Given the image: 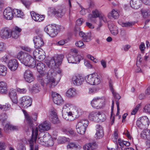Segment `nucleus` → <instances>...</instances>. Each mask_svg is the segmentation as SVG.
<instances>
[{"mask_svg":"<svg viewBox=\"0 0 150 150\" xmlns=\"http://www.w3.org/2000/svg\"><path fill=\"white\" fill-rule=\"evenodd\" d=\"M91 116L97 118V121L98 122H103L106 120L105 114L100 112H93L91 113Z\"/></svg>","mask_w":150,"mask_h":150,"instance_id":"12","label":"nucleus"},{"mask_svg":"<svg viewBox=\"0 0 150 150\" xmlns=\"http://www.w3.org/2000/svg\"><path fill=\"white\" fill-rule=\"evenodd\" d=\"M143 111L150 114V104L146 105L143 108Z\"/></svg>","mask_w":150,"mask_h":150,"instance_id":"48","label":"nucleus"},{"mask_svg":"<svg viewBox=\"0 0 150 150\" xmlns=\"http://www.w3.org/2000/svg\"><path fill=\"white\" fill-rule=\"evenodd\" d=\"M119 14L118 11L115 9H113L108 15V16L109 18H112L115 19H117L119 17Z\"/></svg>","mask_w":150,"mask_h":150,"instance_id":"30","label":"nucleus"},{"mask_svg":"<svg viewBox=\"0 0 150 150\" xmlns=\"http://www.w3.org/2000/svg\"><path fill=\"white\" fill-rule=\"evenodd\" d=\"M7 83L4 81L0 82V93L2 94H6L8 91Z\"/></svg>","mask_w":150,"mask_h":150,"instance_id":"27","label":"nucleus"},{"mask_svg":"<svg viewBox=\"0 0 150 150\" xmlns=\"http://www.w3.org/2000/svg\"><path fill=\"white\" fill-rule=\"evenodd\" d=\"M10 105L9 103H6L5 105H0V109L3 111H7L10 108Z\"/></svg>","mask_w":150,"mask_h":150,"instance_id":"41","label":"nucleus"},{"mask_svg":"<svg viewBox=\"0 0 150 150\" xmlns=\"http://www.w3.org/2000/svg\"><path fill=\"white\" fill-rule=\"evenodd\" d=\"M134 24V23L132 22H128L125 23H123L122 25L123 27H128Z\"/></svg>","mask_w":150,"mask_h":150,"instance_id":"57","label":"nucleus"},{"mask_svg":"<svg viewBox=\"0 0 150 150\" xmlns=\"http://www.w3.org/2000/svg\"><path fill=\"white\" fill-rule=\"evenodd\" d=\"M51 127L50 124L46 121H44L38 126L39 130L40 132H41L42 130L48 131L50 129Z\"/></svg>","mask_w":150,"mask_h":150,"instance_id":"23","label":"nucleus"},{"mask_svg":"<svg viewBox=\"0 0 150 150\" xmlns=\"http://www.w3.org/2000/svg\"><path fill=\"white\" fill-rule=\"evenodd\" d=\"M62 113L63 117L67 120L71 121L74 119V118H72L73 117V116L69 117L66 112H62Z\"/></svg>","mask_w":150,"mask_h":150,"instance_id":"44","label":"nucleus"},{"mask_svg":"<svg viewBox=\"0 0 150 150\" xmlns=\"http://www.w3.org/2000/svg\"><path fill=\"white\" fill-rule=\"evenodd\" d=\"M97 147V144L93 142L86 144L83 146V148L84 150H94Z\"/></svg>","mask_w":150,"mask_h":150,"instance_id":"25","label":"nucleus"},{"mask_svg":"<svg viewBox=\"0 0 150 150\" xmlns=\"http://www.w3.org/2000/svg\"><path fill=\"white\" fill-rule=\"evenodd\" d=\"M21 105L25 108H27L32 105V98L28 96H24L21 97L20 100Z\"/></svg>","mask_w":150,"mask_h":150,"instance_id":"8","label":"nucleus"},{"mask_svg":"<svg viewBox=\"0 0 150 150\" xmlns=\"http://www.w3.org/2000/svg\"><path fill=\"white\" fill-rule=\"evenodd\" d=\"M52 96L54 102L58 105H60L64 103V101L60 95L58 93L52 92Z\"/></svg>","mask_w":150,"mask_h":150,"instance_id":"13","label":"nucleus"},{"mask_svg":"<svg viewBox=\"0 0 150 150\" xmlns=\"http://www.w3.org/2000/svg\"><path fill=\"white\" fill-rule=\"evenodd\" d=\"M8 65L9 68L11 71H14L17 69L18 63L16 59H13L9 61Z\"/></svg>","mask_w":150,"mask_h":150,"instance_id":"17","label":"nucleus"},{"mask_svg":"<svg viewBox=\"0 0 150 150\" xmlns=\"http://www.w3.org/2000/svg\"><path fill=\"white\" fill-rule=\"evenodd\" d=\"M64 58L62 55H58L53 57L54 61L55 62L57 66H59L61 64Z\"/></svg>","mask_w":150,"mask_h":150,"instance_id":"32","label":"nucleus"},{"mask_svg":"<svg viewBox=\"0 0 150 150\" xmlns=\"http://www.w3.org/2000/svg\"><path fill=\"white\" fill-rule=\"evenodd\" d=\"M63 131L66 133L67 134L69 133L71 135L74 134V131L72 129L67 130L66 129H63Z\"/></svg>","mask_w":150,"mask_h":150,"instance_id":"54","label":"nucleus"},{"mask_svg":"<svg viewBox=\"0 0 150 150\" xmlns=\"http://www.w3.org/2000/svg\"><path fill=\"white\" fill-rule=\"evenodd\" d=\"M21 62L25 66L34 67L35 66V61L28 54L25 53Z\"/></svg>","mask_w":150,"mask_h":150,"instance_id":"6","label":"nucleus"},{"mask_svg":"<svg viewBox=\"0 0 150 150\" xmlns=\"http://www.w3.org/2000/svg\"><path fill=\"white\" fill-rule=\"evenodd\" d=\"M47 65L49 67H52L57 66L55 62L54 61L53 57L51 59L50 62L47 64Z\"/></svg>","mask_w":150,"mask_h":150,"instance_id":"43","label":"nucleus"},{"mask_svg":"<svg viewBox=\"0 0 150 150\" xmlns=\"http://www.w3.org/2000/svg\"><path fill=\"white\" fill-rule=\"evenodd\" d=\"M49 11L52 14L59 17L64 16L66 12V9L62 7H60L58 9L54 8H51L49 9Z\"/></svg>","mask_w":150,"mask_h":150,"instance_id":"9","label":"nucleus"},{"mask_svg":"<svg viewBox=\"0 0 150 150\" xmlns=\"http://www.w3.org/2000/svg\"><path fill=\"white\" fill-rule=\"evenodd\" d=\"M21 2L22 4L24 5L26 8H29V2L23 0H21Z\"/></svg>","mask_w":150,"mask_h":150,"instance_id":"64","label":"nucleus"},{"mask_svg":"<svg viewBox=\"0 0 150 150\" xmlns=\"http://www.w3.org/2000/svg\"><path fill=\"white\" fill-rule=\"evenodd\" d=\"M109 86L110 89L114 98L116 99H119L120 98V96L118 93H117L116 92L114 91L113 88L112 81H111V79H109Z\"/></svg>","mask_w":150,"mask_h":150,"instance_id":"28","label":"nucleus"},{"mask_svg":"<svg viewBox=\"0 0 150 150\" xmlns=\"http://www.w3.org/2000/svg\"><path fill=\"white\" fill-rule=\"evenodd\" d=\"M140 106L141 105L140 104H138L136 106L135 108L132 110V112H131V114L132 115H135L138 110L139 108L140 107Z\"/></svg>","mask_w":150,"mask_h":150,"instance_id":"55","label":"nucleus"},{"mask_svg":"<svg viewBox=\"0 0 150 150\" xmlns=\"http://www.w3.org/2000/svg\"><path fill=\"white\" fill-rule=\"evenodd\" d=\"M33 54L35 59L38 58L39 55V50L38 49L35 50L33 52Z\"/></svg>","mask_w":150,"mask_h":150,"instance_id":"56","label":"nucleus"},{"mask_svg":"<svg viewBox=\"0 0 150 150\" xmlns=\"http://www.w3.org/2000/svg\"><path fill=\"white\" fill-rule=\"evenodd\" d=\"M46 143L48 146H52L54 145V142L53 139L51 137L48 141H47Z\"/></svg>","mask_w":150,"mask_h":150,"instance_id":"51","label":"nucleus"},{"mask_svg":"<svg viewBox=\"0 0 150 150\" xmlns=\"http://www.w3.org/2000/svg\"><path fill=\"white\" fill-rule=\"evenodd\" d=\"M49 118L50 121L54 124H58L60 122V121L57 116L52 117L51 116Z\"/></svg>","mask_w":150,"mask_h":150,"instance_id":"40","label":"nucleus"},{"mask_svg":"<svg viewBox=\"0 0 150 150\" xmlns=\"http://www.w3.org/2000/svg\"><path fill=\"white\" fill-rule=\"evenodd\" d=\"M130 4L131 7L135 9H137L140 6L141 4L139 0H132Z\"/></svg>","mask_w":150,"mask_h":150,"instance_id":"31","label":"nucleus"},{"mask_svg":"<svg viewBox=\"0 0 150 150\" xmlns=\"http://www.w3.org/2000/svg\"><path fill=\"white\" fill-rule=\"evenodd\" d=\"M84 22L83 19L82 18H79L76 21V24L78 25H80Z\"/></svg>","mask_w":150,"mask_h":150,"instance_id":"60","label":"nucleus"},{"mask_svg":"<svg viewBox=\"0 0 150 150\" xmlns=\"http://www.w3.org/2000/svg\"><path fill=\"white\" fill-rule=\"evenodd\" d=\"M26 53L22 51H20L18 53V54L17 55V58L21 62V60L23 58V56H24V54L25 53Z\"/></svg>","mask_w":150,"mask_h":150,"instance_id":"49","label":"nucleus"},{"mask_svg":"<svg viewBox=\"0 0 150 150\" xmlns=\"http://www.w3.org/2000/svg\"><path fill=\"white\" fill-rule=\"evenodd\" d=\"M142 138L148 140L150 137V130L148 129L144 130L142 131L140 134Z\"/></svg>","mask_w":150,"mask_h":150,"instance_id":"29","label":"nucleus"},{"mask_svg":"<svg viewBox=\"0 0 150 150\" xmlns=\"http://www.w3.org/2000/svg\"><path fill=\"white\" fill-rule=\"evenodd\" d=\"M11 125L9 124H6L4 127V130L6 132H7L8 130H10Z\"/></svg>","mask_w":150,"mask_h":150,"instance_id":"63","label":"nucleus"},{"mask_svg":"<svg viewBox=\"0 0 150 150\" xmlns=\"http://www.w3.org/2000/svg\"><path fill=\"white\" fill-rule=\"evenodd\" d=\"M9 95L12 102L15 104H17L18 98L16 90L13 89H11L9 91Z\"/></svg>","mask_w":150,"mask_h":150,"instance_id":"24","label":"nucleus"},{"mask_svg":"<svg viewBox=\"0 0 150 150\" xmlns=\"http://www.w3.org/2000/svg\"><path fill=\"white\" fill-rule=\"evenodd\" d=\"M55 117L54 116H57V110L54 108H52L51 109L50 112V115L49 117L50 118L51 116Z\"/></svg>","mask_w":150,"mask_h":150,"instance_id":"47","label":"nucleus"},{"mask_svg":"<svg viewBox=\"0 0 150 150\" xmlns=\"http://www.w3.org/2000/svg\"><path fill=\"white\" fill-rule=\"evenodd\" d=\"M51 136L48 134L47 133L44 135L43 137V142L46 143L47 141L51 138Z\"/></svg>","mask_w":150,"mask_h":150,"instance_id":"46","label":"nucleus"},{"mask_svg":"<svg viewBox=\"0 0 150 150\" xmlns=\"http://www.w3.org/2000/svg\"><path fill=\"white\" fill-rule=\"evenodd\" d=\"M58 143L60 144H63L69 141V139L68 138L65 137H61L57 139Z\"/></svg>","mask_w":150,"mask_h":150,"instance_id":"39","label":"nucleus"},{"mask_svg":"<svg viewBox=\"0 0 150 150\" xmlns=\"http://www.w3.org/2000/svg\"><path fill=\"white\" fill-rule=\"evenodd\" d=\"M22 111L25 115L27 123L32 128V135L31 139L28 141L30 147V150H33V144L36 142L38 135V129L37 127L33 128V120H36L37 118V114L35 113L33 117H31L27 113L26 111L24 110Z\"/></svg>","mask_w":150,"mask_h":150,"instance_id":"1","label":"nucleus"},{"mask_svg":"<svg viewBox=\"0 0 150 150\" xmlns=\"http://www.w3.org/2000/svg\"><path fill=\"white\" fill-rule=\"evenodd\" d=\"M24 78L28 82H31L33 80V75L30 70L28 69L25 71L24 74Z\"/></svg>","mask_w":150,"mask_h":150,"instance_id":"20","label":"nucleus"},{"mask_svg":"<svg viewBox=\"0 0 150 150\" xmlns=\"http://www.w3.org/2000/svg\"><path fill=\"white\" fill-rule=\"evenodd\" d=\"M141 12L144 18H146L150 15V11L149 10L142 9Z\"/></svg>","mask_w":150,"mask_h":150,"instance_id":"37","label":"nucleus"},{"mask_svg":"<svg viewBox=\"0 0 150 150\" xmlns=\"http://www.w3.org/2000/svg\"><path fill=\"white\" fill-rule=\"evenodd\" d=\"M0 60L6 63L8 62V57L7 56H4L0 59Z\"/></svg>","mask_w":150,"mask_h":150,"instance_id":"61","label":"nucleus"},{"mask_svg":"<svg viewBox=\"0 0 150 150\" xmlns=\"http://www.w3.org/2000/svg\"><path fill=\"white\" fill-rule=\"evenodd\" d=\"M76 89L72 88L69 89L66 93V96L69 97H72L76 95Z\"/></svg>","mask_w":150,"mask_h":150,"instance_id":"33","label":"nucleus"},{"mask_svg":"<svg viewBox=\"0 0 150 150\" xmlns=\"http://www.w3.org/2000/svg\"><path fill=\"white\" fill-rule=\"evenodd\" d=\"M96 132L95 135V138L96 139H100L103 136V131L102 127L99 125L96 126Z\"/></svg>","mask_w":150,"mask_h":150,"instance_id":"22","label":"nucleus"},{"mask_svg":"<svg viewBox=\"0 0 150 150\" xmlns=\"http://www.w3.org/2000/svg\"><path fill=\"white\" fill-rule=\"evenodd\" d=\"M67 59L69 63L77 64L79 63L81 59H83L82 56L78 55L75 57L71 54H68L67 56Z\"/></svg>","mask_w":150,"mask_h":150,"instance_id":"10","label":"nucleus"},{"mask_svg":"<svg viewBox=\"0 0 150 150\" xmlns=\"http://www.w3.org/2000/svg\"><path fill=\"white\" fill-rule=\"evenodd\" d=\"M45 66L44 64L42 62H38L37 64L36 68L38 71L40 72L43 70Z\"/></svg>","mask_w":150,"mask_h":150,"instance_id":"38","label":"nucleus"},{"mask_svg":"<svg viewBox=\"0 0 150 150\" xmlns=\"http://www.w3.org/2000/svg\"><path fill=\"white\" fill-rule=\"evenodd\" d=\"M13 16L18 17H21L23 15V13L21 10L15 9L13 10Z\"/></svg>","mask_w":150,"mask_h":150,"instance_id":"34","label":"nucleus"},{"mask_svg":"<svg viewBox=\"0 0 150 150\" xmlns=\"http://www.w3.org/2000/svg\"><path fill=\"white\" fill-rule=\"evenodd\" d=\"M84 80L83 78L79 75L74 76L72 78V83L76 86H80L82 84Z\"/></svg>","mask_w":150,"mask_h":150,"instance_id":"14","label":"nucleus"},{"mask_svg":"<svg viewBox=\"0 0 150 150\" xmlns=\"http://www.w3.org/2000/svg\"><path fill=\"white\" fill-rule=\"evenodd\" d=\"M11 31L7 28H4L1 30L0 33L1 37L6 39L11 37Z\"/></svg>","mask_w":150,"mask_h":150,"instance_id":"19","label":"nucleus"},{"mask_svg":"<svg viewBox=\"0 0 150 150\" xmlns=\"http://www.w3.org/2000/svg\"><path fill=\"white\" fill-rule=\"evenodd\" d=\"M92 14H89L88 16V19L89 21H95L96 18L99 17L100 14L99 12L97 9H95L92 12Z\"/></svg>","mask_w":150,"mask_h":150,"instance_id":"18","label":"nucleus"},{"mask_svg":"<svg viewBox=\"0 0 150 150\" xmlns=\"http://www.w3.org/2000/svg\"><path fill=\"white\" fill-rule=\"evenodd\" d=\"M150 123L149 120L146 116H144L139 118L137 121V125L141 129L147 128Z\"/></svg>","mask_w":150,"mask_h":150,"instance_id":"7","label":"nucleus"},{"mask_svg":"<svg viewBox=\"0 0 150 150\" xmlns=\"http://www.w3.org/2000/svg\"><path fill=\"white\" fill-rule=\"evenodd\" d=\"M44 30L52 37L56 36L58 33L56 28L50 25L45 27L44 28Z\"/></svg>","mask_w":150,"mask_h":150,"instance_id":"11","label":"nucleus"},{"mask_svg":"<svg viewBox=\"0 0 150 150\" xmlns=\"http://www.w3.org/2000/svg\"><path fill=\"white\" fill-rule=\"evenodd\" d=\"M11 35L13 38L15 39H17L19 37V34L16 31L13 30L12 32H11Z\"/></svg>","mask_w":150,"mask_h":150,"instance_id":"45","label":"nucleus"},{"mask_svg":"<svg viewBox=\"0 0 150 150\" xmlns=\"http://www.w3.org/2000/svg\"><path fill=\"white\" fill-rule=\"evenodd\" d=\"M45 83L50 88L54 87L58 84V82L53 77H48L45 80Z\"/></svg>","mask_w":150,"mask_h":150,"instance_id":"15","label":"nucleus"},{"mask_svg":"<svg viewBox=\"0 0 150 150\" xmlns=\"http://www.w3.org/2000/svg\"><path fill=\"white\" fill-rule=\"evenodd\" d=\"M33 40L37 48H40L44 45V43L42 38L39 36H35Z\"/></svg>","mask_w":150,"mask_h":150,"instance_id":"21","label":"nucleus"},{"mask_svg":"<svg viewBox=\"0 0 150 150\" xmlns=\"http://www.w3.org/2000/svg\"><path fill=\"white\" fill-rule=\"evenodd\" d=\"M85 79L88 83L92 85H98L100 83L101 81L100 76L96 73L87 76Z\"/></svg>","mask_w":150,"mask_h":150,"instance_id":"2","label":"nucleus"},{"mask_svg":"<svg viewBox=\"0 0 150 150\" xmlns=\"http://www.w3.org/2000/svg\"><path fill=\"white\" fill-rule=\"evenodd\" d=\"M6 68L4 65L0 64V75L5 76L6 74Z\"/></svg>","mask_w":150,"mask_h":150,"instance_id":"35","label":"nucleus"},{"mask_svg":"<svg viewBox=\"0 0 150 150\" xmlns=\"http://www.w3.org/2000/svg\"><path fill=\"white\" fill-rule=\"evenodd\" d=\"M40 86L38 84H34L32 88V91L33 93H38L40 91Z\"/></svg>","mask_w":150,"mask_h":150,"instance_id":"36","label":"nucleus"},{"mask_svg":"<svg viewBox=\"0 0 150 150\" xmlns=\"http://www.w3.org/2000/svg\"><path fill=\"white\" fill-rule=\"evenodd\" d=\"M6 49L5 43L2 42H0V53L3 52Z\"/></svg>","mask_w":150,"mask_h":150,"instance_id":"52","label":"nucleus"},{"mask_svg":"<svg viewBox=\"0 0 150 150\" xmlns=\"http://www.w3.org/2000/svg\"><path fill=\"white\" fill-rule=\"evenodd\" d=\"M105 100L103 97L95 98L91 101L92 106L95 108L99 109L103 108L105 105Z\"/></svg>","mask_w":150,"mask_h":150,"instance_id":"4","label":"nucleus"},{"mask_svg":"<svg viewBox=\"0 0 150 150\" xmlns=\"http://www.w3.org/2000/svg\"><path fill=\"white\" fill-rule=\"evenodd\" d=\"M3 15L6 19L11 20L13 17V10L9 7L6 8L4 11Z\"/></svg>","mask_w":150,"mask_h":150,"instance_id":"16","label":"nucleus"},{"mask_svg":"<svg viewBox=\"0 0 150 150\" xmlns=\"http://www.w3.org/2000/svg\"><path fill=\"white\" fill-rule=\"evenodd\" d=\"M22 49L23 50L29 53L33 51L31 48L28 46L22 47Z\"/></svg>","mask_w":150,"mask_h":150,"instance_id":"53","label":"nucleus"},{"mask_svg":"<svg viewBox=\"0 0 150 150\" xmlns=\"http://www.w3.org/2000/svg\"><path fill=\"white\" fill-rule=\"evenodd\" d=\"M82 40L84 42H89L91 40V33H86L85 35L83 38Z\"/></svg>","mask_w":150,"mask_h":150,"instance_id":"42","label":"nucleus"},{"mask_svg":"<svg viewBox=\"0 0 150 150\" xmlns=\"http://www.w3.org/2000/svg\"><path fill=\"white\" fill-rule=\"evenodd\" d=\"M89 121L87 119H84L79 120L76 126L77 132L81 134H83L85 133Z\"/></svg>","mask_w":150,"mask_h":150,"instance_id":"3","label":"nucleus"},{"mask_svg":"<svg viewBox=\"0 0 150 150\" xmlns=\"http://www.w3.org/2000/svg\"><path fill=\"white\" fill-rule=\"evenodd\" d=\"M76 46L81 47H84V44L81 41H79L76 42Z\"/></svg>","mask_w":150,"mask_h":150,"instance_id":"58","label":"nucleus"},{"mask_svg":"<svg viewBox=\"0 0 150 150\" xmlns=\"http://www.w3.org/2000/svg\"><path fill=\"white\" fill-rule=\"evenodd\" d=\"M30 13L32 19L35 21L40 22L44 19L45 17L43 15L36 14L33 11L31 12Z\"/></svg>","mask_w":150,"mask_h":150,"instance_id":"26","label":"nucleus"},{"mask_svg":"<svg viewBox=\"0 0 150 150\" xmlns=\"http://www.w3.org/2000/svg\"><path fill=\"white\" fill-rule=\"evenodd\" d=\"M62 112H66L69 117L75 115L77 113V110L72 105L67 103L63 106Z\"/></svg>","mask_w":150,"mask_h":150,"instance_id":"5","label":"nucleus"},{"mask_svg":"<svg viewBox=\"0 0 150 150\" xmlns=\"http://www.w3.org/2000/svg\"><path fill=\"white\" fill-rule=\"evenodd\" d=\"M99 18L100 20H102L105 23L107 22V19L105 16L103 14H100L99 17Z\"/></svg>","mask_w":150,"mask_h":150,"instance_id":"59","label":"nucleus"},{"mask_svg":"<svg viewBox=\"0 0 150 150\" xmlns=\"http://www.w3.org/2000/svg\"><path fill=\"white\" fill-rule=\"evenodd\" d=\"M112 139L113 141L114 142H116L118 138V137L117 135V133L116 131L114 132V134L113 135Z\"/></svg>","mask_w":150,"mask_h":150,"instance_id":"62","label":"nucleus"},{"mask_svg":"<svg viewBox=\"0 0 150 150\" xmlns=\"http://www.w3.org/2000/svg\"><path fill=\"white\" fill-rule=\"evenodd\" d=\"M17 92L21 94H25L26 93L27 91V90L26 88H17Z\"/></svg>","mask_w":150,"mask_h":150,"instance_id":"50","label":"nucleus"}]
</instances>
